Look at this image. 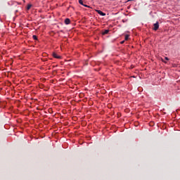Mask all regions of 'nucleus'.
Masks as SVG:
<instances>
[{
    "label": "nucleus",
    "instance_id": "nucleus-1",
    "mask_svg": "<svg viewBox=\"0 0 180 180\" xmlns=\"http://www.w3.org/2000/svg\"><path fill=\"white\" fill-rule=\"evenodd\" d=\"M158 28H160V25L157 22L155 24H153V30H157Z\"/></svg>",
    "mask_w": 180,
    "mask_h": 180
},
{
    "label": "nucleus",
    "instance_id": "nucleus-2",
    "mask_svg": "<svg viewBox=\"0 0 180 180\" xmlns=\"http://www.w3.org/2000/svg\"><path fill=\"white\" fill-rule=\"evenodd\" d=\"M96 11L97 12V13H98L99 15H102V16H105L106 14L105 13H103L102 11L101 10H96Z\"/></svg>",
    "mask_w": 180,
    "mask_h": 180
},
{
    "label": "nucleus",
    "instance_id": "nucleus-3",
    "mask_svg": "<svg viewBox=\"0 0 180 180\" xmlns=\"http://www.w3.org/2000/svg\"><path fill=\"white\" fill-rule=\"evenodd\" d=\"M53 56L54 58H56V59H61V56H58L57 53H53Z\"/></svg>",
    "mask_w": 180,
    "mask_h": 180
},
{
    "label": "nucleus",
    "instance_id": "nucleus-4",
    "mask_svg": "<svg viewBox=\"0 0 180 180\" xmlns=\"http://www.w3.org/2000/svg\"><path fill=\"white\" fill-rule=\"evenodd\" d=\"M70 23V18H65V25H69Z\"/></svg>",
    "mask_w": 180,
    "mask_h": 180
},
{
    "label": "nucleus",
    "instance_id": "nucleus-5",
    "mask_svg": "<svg viewBox=\"0 0 180 180\" xmlns=\"http://www.w3.org/2000/svg\"><path fill=\"white\" fill-rule=\"evenodd\" d=\"M110 32L109 30H105L104 32H102V35H105L107 34H108Z\"/></svg>",
    "mask_w": 180,
    "mask_h": 180
},
{
    "label": "nucleus",
    "instance_id": "nucleus-6",
    "mask_svg": "<svg viewBox=\"0 0 180 180\" xmlns=\"http://www.w3.org/2000/svg\"><path fill=\"white\" fill-rule=\"evenodd\" d=\"M79 3L80 5L84 6V1H82V0H79Z\"/></svg>",
    "mask_w": 180,
    "mask_h": 180
},
{
    "label": "nucleus",
    "instance_id": "nucleus-7",
    "mask_svg": "<svg viewBox=\"0 0 180 180\" xmlns=\"http://www.w3.org/2000/svg\"><path fill=\"white\" fill-rule=\"evenodd\" d=\"M32 4H28L27 6V10L29 11L32 8Z\"/></svg>",
    "mask_w": 180,
    "mask_h": 180
},
{
    "label": "nucleus",
    "instance_id": "nucleus-8",
    "mask_svg": "<svg viewBox=\"0 0 180 180\" xmlns=\"http://www.w3.org/2000/svg\"><path fill=\"white\" fill-rule=\"evenodd\" d=\"M33 39L37 40V37L36 35L32 36Z\"/></svg>",
    "mask_w": 180,
    "mask_h": 180
},
{
    "label": "nucleus",
    "instance_id": "nucleus-9",
    "mask_svg": "<svg viewBox=\"0 0 180 180\" xmlns=\"http://www.w3.org/2000/svg\"><path fill=\"white\" fill-rule=\"evenodd\" d=\"M129 39V35L126 34L125 36V41H127Z\"/></svg>",
    "mask_w": 180,
    "mask_h": 180
},
{
    "label": "nucleus",
    "instance_id": "nucleus-10",
    "mask_svg": "<svg viewBox=\"0 0 180 180\" xmlns=\"http://www.w3.org/2000/svg\"><path fill=\"white\" fill-rule=\"evenodd\" d=\"M165 60H167V61H169V58L168 57H165Z\"/></svg>",
    "mask_w": 180,
    "mask_h": 180
},
{
    "label": "nucleus",
    "instance_id": "nucleus-11",
    "mask_svg": "<svg viewBox=\"0 0 180 180\" xmlns=\"http://www.w3.org/2000/svg\"><path fill=\"white\" fill-rule=\"evenodd\" d=\"M83 6H85V7H88V8H89V6L85 5V4H84V5H83Z\"/></svg>",
    "mask_w": 180,
    "mask_h": 180
},
{
    "label": "nucleus",
    "instance_id": "nucleus-12",
    "mask_svg": "<svg viewBox=\"0 0 180 180\" xmlns=\"http://www.w3.org/2000/svg\"><path fill=\"white\" fill-rule=\"evenodd\" d=\"M124 43V41H121V44H123Z\"/></svg>",
    "mask_w": 180,
    "mask_h": 180
},
{
    "label": "nucleus",
    "instance_id": "nucleus-13",
    "mask_svg": "<svg viewBox=\"0 0 180 180\" xmlns=\"http://www.w3.org/2000/svg\"><path fill=\"white\" fill-rule=\"evenodd\" d=\"M134 1V0H128V1Z\"/></svg>",
    "mask_w": 180,
    "mask_h": 180
}]
</instances>
